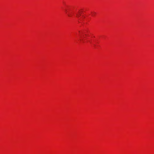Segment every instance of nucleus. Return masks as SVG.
<instances>
[{"label":"nucleus","mask_w":154,"mask_h":154,"mask_svg":"<svg viewBox=\"0 0 154 154\" xmlns=\"http://www.w3.org/2000/svg\"><path fill=\"white\" fill-rule=\"evenodd\" d=\"M96 14V13L95 12H93L92 13V16H93L94 15V14Z\"/></svg>","instance_id":"1"},{"label":"nucleus","mask_w":154,"mask_h":154,"mask_svg":"<svg viewBox=\"0 0 154 154\" xmlns=\"http://www.w3.org/2000/svg\"><path fill=\"white\" fill-rule=\"evenodd\" d=\"M68 15L69 16H71L69 14H68Z\"/></svg>","instance_id":"2"},{"label":"nucleus","mask_w":154,"mask_h":154,"mask_svg":"<svg viewBox=\"0 0 154 154\" xmlns=\"http://www.w3.org/2000/svg\"><path fill=\"white\" fill-rule=\"evenodd\" d=\"M65 11H66H66H67L66 10H65Z\"/></svg>","instance_id":"3"},{"label":"nucleus","mask_w":154,"mask_h":154,"mask_svg":"<svg viewBox=\"0 0 154 154\" xmlns=\"http://www.w3.org/2000/svg\"><path fill=\"white\" fill-rule=\"evenodd\" d=\"M79 14H80V12H79Z\"/></svg>","instance_id":"4"}]
</instances>
